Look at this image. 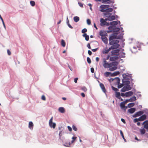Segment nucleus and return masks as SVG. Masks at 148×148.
Returning a JSON list of instances; mask_svg holds the SVG:
<instances>
[{"instance_id":"1","label":"nucleus","mask_w":148,"mask_h":148,"mask_svg":"<svg viewBox=\"0 0 148 148\" xmlns=\"http://www.w3.org/2000/svg\"><path fill=\"white\" fill-rule=\"evenodd\" d=\"M116 36L112 34L109 37V44L111 45L110 48L112 49H117L120 47V45L119 44V40L116 39Z\"/></svg>"},{"instance_id":"2","label":"nucleus","mask_w":148,"mask_h":148,"mask_svg":"<svg viewBox=\"0 0 148 148\" xmlns=\"http://www.w3.org/2000/svg\"><path fill=\"white\" fill-rule=\"evenodd\" d=\"M113 64V65H115V66H114L113 67L112 66L111 67H110V68L109 69V71H114L117 69V67H116V66H117L118 64V62H112V63Z\"/></svg>"},{"instance_id":"3","label":"nucleus","mask_w":148,"mask_h":148,"mask_svg":"<svg viewBox=\"0 0 148 148\" xmlns=\"http://www.w3.org/2000/svg\"><path fill=\"white\" fill-rule=\"evenodd\" d=\"M114 80L116 81L117 83V84L118 85V88H120L123 86V84H121L119 85L120 82V79L119 77H116L114 78V79H113L112 80Z\"/></svg>"},{"instance_id":"4","label":"nucleus","mask_w":148,"mask_h":148,"mask_svg":"<svg viewBox=\"0 0 148 148\" xmlns=\"http://www.w3.org/2000/svg\"><path fill=\"white\" fill-rule=\"evenodd\" d=\"M120 50L119 49L112 50L111 52V55L118 56Z\"/></svg>"},{"instance_id":"5","label":"nucleus","mask_w":148,"mask_h":148,"mask_svg":"<svg viewBox=\"0 0 148 148\" xmlns=\"http://www.w3.org/2000/svg\"><path fill=\"white\" fill-rule=\"evenodd\" d=\"M113 64L107 63H103V66L105 68L111 67L113 66Z\"/></svg>"},{"instance_id":"6","label":"nucleus","mask_w":148,"mask_h":148,"mask_svg":"<svg viewBox=\"0 0 148 148\" xmlns=\"http://www.w3.org/2000/svg\"><path fill=\"white\" fill-rule=\"evenodd\" d=\"M77 137H73L72 138V140L71 141V144H72L74 143L75 140L76 139ZM66 145H65L67 147H69L71 145V143L70 142H69L68 144L67 143H65Z\"/></svg>"},{"instance_id":"7","label":"nucleus","mask_w":148,"mask_h":148,"mask_svg":"<svg viewBox=\"0 0 148 148\" xmlns=\"http://www.w3.org/2000/svg\"><path fill=\"white\" fill-rule=\"evenodd\" d=\"M77 137H73L72 138V140L71 141V144H72L74 143L75 140L76 139ZM66 145H65L67 147H69L71 145V143L70 142H69L68 144L67 143H65Z\"/></svg>"},{"instance_id":"8","label":"nucleus","mask_w":148,"mask_h":148,"mask_svg":"<svg viewBox=\"0 0 148 148\" xmlns=\"http://www.w3.org/2000/svg\"><path fill=\"white\" fill-rule=\"evenodd\" d=\"M143 112L142 111H139L137 112L133 116L134 117H137L138 116H140L143 114Z\"/></svg>"},{"instance_id":"9","label":"nucleus","mask_w":148,"mask_h":148,"mask_svg":"<svg viewBox=\"0 0 148 148\" xmlns=\"http://www.w3.org/2000/svg\"><path fill=\"white\" fill-rule=\"evenodd\" d=\"M115 16H114L112 15L111 16H109L107 17V18L105 19L106 21L108 20L109 21H111L112 20H114L115 19Z\"/></svg>"},{"instance_id":"10","label":"nucleus","mask_w":148,"mask_h":148,"mask_svg":"<svg viewBox=\"0 0 148 148\" xmlns=\"http://www.w3.org/2000/svg\"><path fill=\"white\" fill-rule=\"evenodd\" d=\"M99 85L103 91L105 93H106V90L103 84L101 83H100L99 84Z\"/></svg>"},{"instance_id":"11","label":"nucleus","mask_w":148,"mask_h":148,"mask_svg":"<svg viewBox=\"0 0 148 148\" xmlns=\"http://www.w3.org/2000/svg\"><path fill=\"white\" fill-rule=\"evenodd\" d=\"M111 49H112L110 47L108 49H107V48H106L105 49L103 50L102 53L104 54H107Z\"/></svg>"},{"instance_id":"12","label":"nucleus","mask_w":148,"mask_h":148,"mask_svg":"<svg viewBox=\"0 0 148 148\" xmlns=\"http://www.w3.org/2000/svg\"><path fill=\"white\" fill-rule=\"evenodd\" d=\"M102 3H104L110 4L111 3L112 4L114 3V1H102Z\"/></svg>"},{"instance_id":"13","label":"nucleus","mask_w":148,"mask_h":148,"mask_svg":"<svg viewBox=\"0 0 148 148\" xmlns=\"http://www.w3.org/2000/svg\"><path fill=\"white\" fill-rule=\"evenodd\" d=\"M119 58V57L117 56H112L110 57V61H114L117 60Z\"/></svg>"},{"instance_id":"14","label":"nucleus","mask_w":148,"mask_h":148,"mask_svg":"<svg viewBox=\"0 0 148 148\" xmlns=\"http://www.w3.org/2000/svg\"><path fill=\"white\" fill-rule=\"evenodd\" d=\"M133 94V92L132 91H129L125 93V96L126 97H130Z\"/></svg>"},{"instance_id":"15","label":"nucleus","mask_w":148,"mask_h":148,"mask_svg":"<svg viewBox=\"0 0 148 148\" xmlns=\"http://www.w3.org/2000/svg\"><path fill=\"white\" fill-rule=\"evenodd\" d=\"M125 104L123 102H121L120 103V106L121 109H123L125 108V110L127 108V106L125 107Z\"/></svg>"},{"instance_id":"16","label":"nucleus","mask_w":148,"mask_h":148,"mask_svg":"<svg viewBox=\"0 0 148 148\" xmlns=\"http://www.w3.org/2000/svg\"><path fill=\"white\" fill-rule=\"evenodd\" d=\"M146 115L145 114L141 116L139 118V121H144L146 119Z\"/></svg>"},{"instance_id":"17","label":"nucleus","mask_w":148,"mask_h":148,"mask_svg":"<svg viewBox=\"0 0 148 148\" xmlns=\"http://www.w3.org/2000/svg\"><path fill=\"white\" fill-rule=\"evenodd\" d=\"M101 23L100 25L101 26H103L105 25V24L106 23V21L105 20H104L103 18H101L100 20Z\"/></svg>"},{"instance_id":"18","label":"nucleus","mask_w":148,"mask_h":148,"mask_svg":"<svg viewBox=\"0 0 148 148\" xmlns=\"http://www.w3.org/2000/svg\"><path fill=\"white\" fill-rule=\"evenodd\" d=\"M110 6H112V5H102L100 6V7L101 9H105L108 8Z\"/></svg>"},{"instance_id":"19","label":"nucleus","mask_w":148,"mask_h":148,"mask_svg":"<svg viewBox=\"0 0 148 148\" xmlns=\"http://www.w3.org/2000/svg\"><path fill=\"white\" fill-rule=\"evenodd\" d=\"M102 40L104 42V43L106 44H107L108 43V39L105 36H104L103 37H102L101 38Z\"/></svg>"},{"instance_id":"20","label":"nucleus","mask_w":148,"mask_h":148,"mask_svg":"<svg viewBox=\"0 0 148 148\" xmlns=\"http://www.w3.org/2000/svg\"><path fill=\"white\" fill-rule=\"evenodd\" d=\"M58 111L61 113H64L65 112V109L63 107H60L58 108Z\"/></svg>"},{"instance_id":"21","label":"nucleus","mask_w":148,"mask_h":148,"mask_svg":"<svg viewBox=\"0 0 148 148\" xmlns=\"http://www.w3.org/2000/svg\"><path fill=\"white\" fill-rule=\"evenodd\" d=\"M136 110V109L135 108H132L129 109L128 110V112L131 114H132L134 113Z\"/></svg>"},{"instance_id":"22","label":"nucleus","mask_w":148,"mask_h":148,"mask_svg":"<svg viewBox=\"0 0 148 148\" xmlns=\"http://www.w3.org/2000/svg\"><path fill=\"white\" fill-rule=\"evenodd\" d=\"M136 97L135 96H133L128 99L129 101L132 102L136 101Z\"/></svg>"},{"instance_id":"23","label":"nucleus","mask_w":148,"mask_h":148,"mask_svg":"<svg viewBox=\"0 0 148 148\" xmlns=\"http://www.w3.org/2000/svg\"><path fill=\"white\" fill-rule=\"evenodd\" d=\"M82 36L85 38L86 40V41H88L89 39V36L87 35L86 33H84L83 34Z\"/></svg>"},{"instance_id":"24","label":"nucleus","mask_w":148,"mask_h":148,"mask_svg":"<svg viewBox=\"0 0 148 148\" xmlns=\"http://www.w3.org/2000/svg\"><path fill=\"white\" fill-rule=\"evenodd\" d=\"M120 95V93L119 92H115V96L118 99H120L121 98Z\"/></svg>"},{"instance_id":"25","label":"nucleus","mask_w":148,"mask_h":148,"mask_svg":"<svg viewBox=\"0 0 148 148\" xmlns=\"http://www.w3.org/2000/svg\"><path fill=\"white\" fill-rule=\"evenodd\" d=\"M119 74H120L119 72L118 71H115V72H114V73H111V76H113L117 75H119Z\"/></svg>"},{"instance_id":"26","label":"nucleus","mask_w":148,"mask_h":148,"mask_svg":"<svg viewBox=\"0 0 148 148\" xmlns=\"http://www.w3.org/2000/svg\"><path fill=\"white\" fill-rule=\"evenodd\" d=\"M108 29H109V30L107 31L108 33L111 32L112 31V30L114 29L113 27L112 26L109 27L108 28Z\"/></svg>"},{"instance_id":"27","label":"nucleus","mask_w":148,"mask_h":148,"mask_svg":"<svg viewBox=\"0 0 148 148\" xmlns=\"http://www.w3.org/2000/svg\"><path fill=\"white\" fill-rule=\"evenodd\" d=\"M33 127V123L32 121L29 122V127L31 129H32Z\"/></svg>"},{"instance_id":"28","label":"nucleus","mask_w":148,"mask_h":148,"mask_svg":"<svg viewBox=\"0 0 148 148\" xmlns=\"http://www.w3.org/2000/svg\"><path fill=\"white\" fill-rule=\"evenodd\" d=\"M73 20L75 22H77L79 21V18L78 16H75L74 17Z\"/></svg>"},{"instance_id":"29","label":"nucleus","mask_w":148,"mask_h":148,"mask_svg":"<svg viewBox=\"0 0 148 148\" xmlns=\"http://www.w3.org/2000/svg\"><path fill=\"white\" fill-rule=\"evenodd\" d=\"M106 33H105L104 32L101 31L100 32V35L101 36V38H102V37H105L106 34Z\"/></svg>"},{"instance_id":"30","label":"nucleus","mask_w":148,"mask_h":148,"mask_svg":"<svg viewBox=\"0 0 148 148\" xmlns=\"http://www.w3.org/2000/svg\"><path fill=\"white\" fill-rule=\"evenodd\" d=\"M118 24V22L117 21H114L110 22V24L111 25H116Z\"/></svg>"},{"instance_id":"31","label":"nucleus","mask_w":148,"mask_h":148,"mask_svg":"<svg viewBox=\"0 0 148 148\" xmlns=\"http://www.w3.org/2000/svg\"><path fill=\"white\" fill-rule=\"evenodd\" d=\"M106 12H112L113 10V9L111 8H108L106 9Z\"/></svg>"},{"instance_id":"32","label":"nucleus","mask_w":148,"mask_h":148,"mask_svg":"<svg viewBox=\"0 0 148 148\" xmlns=\"http://www.w3.org/2000/svg\"><path fill=\"white\" fill-rule=\"evenodd\" d=\"M61 45L63 47L65 46L66 43L65 41L63 39L61 40Z\"/></svg>"},{"instance_id":"33","label":"nucleus","mask_w":148,"mask_h":148,"mask_svg":"<svg viewBox=\"0 0 148 148\" xmlns=\"http://www.w3.org/2000/svg\"><path fill=\"white\" fill-rule=\"evenodd\" d=\"M140 132L141 134H143L145 132V130L143 128L140 129Z\"/></svg>"},{"instance_id":"34","label":"nucleus","mask_w":148,"mask_h":148,"mask_svg":"<svg viewBox=\"0 0 148 148\" xmlns=\"http://www.w3.org/2000/svg\"><path fill=\"white\" fill-rule=\"evenodd\" d=\"M135 105L134 103H130L128 104V106L129 108H131L134 106Z\"/></svg>"},{"instance_id":"35","label":"nucleus","mask_w":148,"mask_h":148,"mask_svg":"<svg viewBox=\"0 0 148 148\" xmlns=\"http://www.w3.org/2000/svg\"><path fill=\"white\" fill-rule=\"evenodd\" d=\"M137 48H138V49L139 50V48L137 46L136 47H133V48L132 49V51H134V52H135L136 51H137V50L135 51V49H137Z\"/></svg>"},{"instance_id":"36","label":"nucleus","mask_w":148,"mask_h":148,"mask_svg":"<svg viewBox=\"0 0 148 148\" xmlns=\"http://www.w3.org/2000/svg\"><path fill=\"white\" fill-rule=\"evenodd\" d=\"M126 91H127V88L125 86L123 87L121 90V91L122 92H124Z\"/></svg>"},{"instance_id":"37","label":"nucleus","mask_w":148,"mask_h":148,"mask_svg":"<svg viewBox=\"0 0 148 148\" xmlns=\"http://www.w3.org/2000/svg\"><path fill=\"white\" fill-rule=\"evenodd\" d=\"M52 120H53V117H52L50 119L49 121V124L50 127H51V125L52 124Z\"/></svg>"},{"instance_id":"38","label":"nucleus","mask_w":148,"mask_h":148,"mask_svg":"<svg viewBox=\"0 0 148 148\" xmlns=\"http://www.w3.org/2000/svg\"><path fill=\"white\" fill-rule=\"evenodd\" d=\"M111 74V73L110 72H106L105 73H104V75L106 77H108L110 74Z\"/></svg>"},{"instance_id":"39","label":"nucleus","mask_w":148,"mask_h":148,"mask_svg":"<svg viewBox=\"0 0 148 148\" xmlns=\"http://www.w3.org/2000/svg\"><path fill=\"white\" fill-rule=\"evenodd\" d=\"M120 133L121 135L122 136V137L123 138V139L125 141H126V140L125 138L124 137V136L123 133V132L121 130H120Z\"/></svg>"},{"instance_id":"40","label":"nucleus","mask_w":148,"mask_h":148,"mask_svg":"<svg viewBox=\"0 0 148 148\" xmlns=\"http://www.w3.org/2000/svg\"><path fill=\"white\" fill-rule=\"evenodd\" d=\"M30 3L32 6H34L35 5V3L33 1H30Z\"/></svg>"},{"instance_id":"41","label":"nucleus","mask_w":148,"mask_h":148,"mask_svg":"<svg viewBox=\"0 0 148 148\" xmlns=\"http://www.w3.org/2000/svg\"><path fill=\"white\" fill-rule=\"evenodd\" d=\"M127 88V90H130L131 89V87L129 85H127L126 86H125Z\"/></svg>"},{"instance_id":"42","label":"nucleus","mask_w":148,"mask_h":148,"mask_svg":"<svg viewBox=\"0 0 148 148\" xmlns=\"http://www.w3.org/2000/svg\"><path fill=\"white\" fill-rule=\"evenodd\" d=\"M112 88L113 90L114 91L116 92H117V91H118V90H119L118 89H117L116 88L114 87H113V86H112Z\"/></svg>"},{"instance_id":"43","label":"nucleus","mask_w":148,"mask_h":148,"mask_svg":"<svg viewBox=\"0 0 148 148\" xmlns=\"http://www.w3.org/2000/svg\"><path fill=\"white\" fill-rule=\"evenodd\" d=\"M87 60L89 64H90L91 63V61L90 58L89 57H87Z\"/></svg>"},{"instance_id":"44","label":"nucleus","mask_w":148,"mask_h":148,"mask_svg":"<svg viewBox=\"0 0 148 148\" xmlns=\"http://www.w3.org/2000/svg\"><path fill=\"white\" fill-rule=\"evenodd\" d=\"M87 30L86 28H84L82 29V33H85V32H87Z\"/></svg>"},{"instance_id":"45","label":"nucleus","mask_w":148,"mask_h":148,"mask_svg":"<svg viewBox=\"0 0 148 148\" xmlns=\"http://www.w3.org/2000/svg\"><path fill=\"white\" fill-rule=\"evenodd\" d=\"M144 127L148 130V123H146L144 125Z\"/></svg>"},{"instance_id":"46","label":"nucleus","mask_w":148,"mask_h":148,"mask_svg":"<svg viewBox=\"0 0 148 148\" xmlns=\"http://www.w3.org/2000/svg\"><path fill=\"white\" fill-rule=\"evenodd\" d=\"M72 127L73 130H74L75 131H77V129L75 126L74 125H73L72 126Z\"/></svg>"},{"instance_id":"47","label":"nucleus","mask_w":148,"mask_h":148,"mask_svg":"<svg viewBox=\"0 0 148 148\" xmlns=\"http://www.w3.org/2000/svg\"><path fill=\"white\" fill-rule=\"evenodd\" d=\"M82 89L84 92H86L87 90V88L85 87H83L82 88Z\"/></svg>"},{"instance_id":"48","label":"nucleus","mask_w":148,"mask_h":148,"mask_svg":"<svg viewBox=\"0 0 148 148\" xmlns=\"http://www.w3.org/2000/svg\"><path fill=\"white\" fill-rule=\"evenodd\" d=\"M87 23L88 25H90L91 24V21L90 19H88L87 20Z\"/></svg>"},{"instance_id":"49","label":"nucleus","mask_w":148,"mask_h":148,"mask_svg":"<svg viewBox=\"0 0 148 148\" xmlns=\"http://www.w3.org/2000/svg\"><path fill=\"white\" fill-rule=\"evenodd\" d=\"M56 126V124L55 123H53L51 125V127H52L53 128H55Z\"/></svg>"},{"instance_id":"50","label":"nucleus","mask_w":148,"mask_h":148,"mask_svg":"<svg viewBox=\"0 0 148 148\" xmlns=\"http://www.w3.org/2000/svg\"><path fill=\"white\" fill-rule=\"evenodd\" d=\"M138 121H139V119H135L134 120V123H136L137 122H138Z\"/></svg>"},{"instance_id":"51","label":"nucleus","mask_w":148,"mask_h":148,"mask_svg":"<svg viewBox=\"0 0 148 148\" xmlns=\"http://www.w3.org/2000/svg\"><path fill=\"white\" fill-rule=\"evenodd\" d=\"M41 99L45 101L46 100L45 97L44 95H43L42 96Z\"/></svg>"},{"instance_id":"52","label":"nucleus","mask_w":148,"mask_h":148,"mask_svg":"<svg viewBox=\"0 0 148 148\" xmlns=\"http://www.w3.org/2000/svg\"><path fill=\"white\" fill-rule=\"evenodd\" d=\"M67 128H68V129L71 132V131H72V128H71V127H70V126H67Z\"/></svg>"},{"instance_id":"53","label":"nucleus","mask_w":148,"mask_h":148,"mask_svg":"<svg viewBox=\"0 0 148 148\" xmlns=\"http://www.w3.org/2000/svg\"><path fill=\"white\" fill-rule=\"evenodd\" d=\"M7 53L9 55H11V52L9 50H7Z\"/></svg>"},{"instance_id":"54","label":"nucleus","mask_w":148,"mask_h":148,"mask_svg":"<svg viewBox=\"0 0 148 148\" xmlns=\"http://www.w3.org/2000/svg\"><path fill=\"white\" fill-rule=\"evenodd\" d=\"M92 73H94V69L93 68H91L90 69Z\"/></svg>"},{"instance_id":"55","label":"nucleus","mask_w":148,"mask_h":148,"mask_svg":"<svg viewBox=\"0 0 148 148\" xmlns=\"http://www.w3.org/2000/svg\"><path fill=\"white\" fill-rule=\"evenodd\" d=\"M100 11L102 12H106V9H103L100 10Z\"/></svg>"},{"instance_id":"56","label":"nucleus","mask_w":148,"mask_h":148,"mask_svg":"<svg viewBox=\"0 0 148 148\" xmlns=\"http://www.w3.org/2000/svg\"><path fill=\"white\" fill-rule=\"evenodd\" d=\"M121 121L124 124H125L126 123V122L125 121V120L123 119H121Z\"/></svg>"},{"instance_id":"57","label":"nucleus","mask_w":148,"mask_h":148,"mask_svg":"<svg viewBox=\"0 0 148 148\" xmlns=\"http://www.w3.org/2000/svg\"><path fill=\"white\" fill-rule=\"evenodd\" d=\"M88 53L89 55H91L92 54V52L90 50L88 51Z\"/></svg>"},{"instance_id":"58","label":"nucleus","mask_w":148,"mask_h":148,"mask_svg":"<svg viewBox=\"0 0 148 148\" xmlns=\"http://www.w3.org/2000/svg\"><path fill=\"white\" fill-rule=\"evenodd\" d=\"M106 59L105 58H103V61L104 63H107L106 62Z\"/></svg>"},{"instance_id":"59","label":"nucleus","mask_w":148,"mask_h":148,"mask_svg":"<svg viewBox=\"0 0 148 148\" xmlns=\"http://www.w3.org/2000/svg\"><path fill=\"white\" fill-rule=\"evenodd\" d=\"M78 79V78H75L74 79V81L75 83H76L77 82V80Z\"/></svg>"},{"instance_id":"60","label":"nucleus","mask_w":148,"mask_h":148,"mask_svg":"<svg viewBox=\"0 0 148 148\" xmlns=\"http://www.w3.org/2000/svg\"><path fill=\"white\" fill-rule=\"evenodd\" d=\"M68 26L71 28V29H72L73 28V27H72V26L70 25V24L69 23H68Z\"/></svg>"},{"instance_id":"61","label":"nucleus","mask_w":148,"mask_h":148,"mask_svg":"<svg viewBox=\"0 0 148 148\" xmlns=\"http://www.w3.org/2000/svg\"><path fill=\"white\" fill-rule=\"evenodd\" d=\"M128 101H129V100H128H128H126L125 101H123V102H124V103L125 104H126L127 103V102Z\"/></svg>"},{"instance_id":"62","label":"nucleus","mask_w":148,"mask_h":148,"mask_svg":"<svg viewBox=\"0 0 148 148\" xmlns=\"http://www.w3.org/2000/svg\"><path fill=\"white\" fill-rule=\"evenodd\" d=\"M87 47L89 49H91L89 43H88L87 44Z\"/></svg>"},{"instance_id":"63","label":"nucleus","mask_w":148,"mask_h":148,"mask_svg":"<svg viewBox=\"0 0 148 148\" xmlns=\"http://www.w3.org/2000/svg\"><path fill=\"white\" fill-rule=\"evenodd\" d=\"M97 48H96V49H92V51L95 52L96 51H97Z\"/></svg>"},{"instance_id":"64","label":"nucleus","mask_w":148,"mask_h":148,"mask_svg":"<svg viewBox=\"0 0 148 148\" xmlns=\"http://www.w3.org/2000/svg\"><path fill=\"white\" fill-rule=\"evenodd\" d=\"M81 95L83 97H85V95L84 93H81Z\"/></svg>"}]
</instances>
